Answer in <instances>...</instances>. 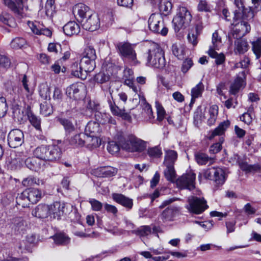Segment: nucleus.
<instances>
[{"instance_id": "1", "label": "nucleus", "mask_w": 261, "mask_h": 261, "mask_svg": "<svg viewBox=\"0 0 261 261\" xmlns=\"http://www.w3.org/2000/svg\"><path fill=\"white\" fill-rule=\"evenodd\" d=\"M146 58L147 66L163 68L166 65L164 51L158 44L154 43L150 46Z\"/></svg>"}, {"instance_id": "2", "label": "nucleus", "mask_w": 261, "mask_h": 261, "mask_svg": "<svg viewBox=\"0 0 261 261\" xmlns=\"http://www.w3.org/2000/svg\"><path fill=\"white\" fill-rule=\"evenodd\" d=\"M240 13L235 11L233 17L234 20L233 24H234V25L231 32L228 33L227 36L229 41L230 42H232V38H241L246 35V34L249 33L251 30L250 25L248 24V22L245 21V20L247 19H244L243 15L242 16V19L239 20L237 22H236L239 20V18H240Z\"/></svg>"}, {"instance_id": "3", "label": "nucleus", "mask_w": 261, "mask_h": 261, "mask_svg": "<svg viewBox=\"0 0 261 261\" xmlns=\"http://www.w3.org/2000/svg\"><path fill=\"white\" fill-rule=\"evenodd\" d=\"M119 142L123 149L132 152H141L146 149L147 146L146 142L133 136L127 138H122Z\"/></svg>"}, {"instance_id": "4", "label": "nucleus", "mask_w": 261, "mask_h": 261, "mask_svg": "<svg viewBox=\"0 0 261 261\" xmlns=\"http://www.w3.org/2000/svg\"><path fill=\"white\" fill-rule=\"evenodd\" d=\"M116 48L123 60H127L133 65H136L139 63L135 50V45L128 42H122L117 44Z\"/></svg>"}, {"instance_id": "5", "label": "nucleus", "mask_w": 261, "mask_h": 261, "mask_svg": "<svg viewBox=\"0 0 261 261\" xmlns=\"http://www.w3.org/2000/svg\"><path fill=\"white\" fill-rule=\"evenodd\" d=\"M202 176L206 179L214 181L217 186H222L226 180L225 172L221 168L212 167L203 170L198 175L199 180H201Z\"/></svg>"}, {"instance_id": "6", "label": "nucleus", "mask_w": 261, "mask_h": 261, "mask_svg": "<svg viewBox=\"0 0 261 261\" xmlns=\"http://www.w3.org/2000/svg\"><path fill=\"white\" fill-rule=\"evenodd\" d=\"M191 19L192 15L187 9L184 7L179 8L177 14L172 20L175 31L178 32L180 29L187 27L190 24Z\"/></svg>"}, {"instance_id": "7", "label": "nucleus", "mask_w": 261, "mask_h": 261, "mask_svg": "<svg viewBox=\"0 0 261 261\" xmlns=\"http://www.w3.org/2000/svg\"><path fill=\"white\" fill-rule=\"evenodd\" d=\"M187 201L186 207L191 213L200 214L208 208L206 201L203 197L191 196L188 197Z\"/></svg>"}, {"instance_id": "8", "label": "nucleus", "mask_w": 261, "mask_h": 261, "mask_svg": "<svg viewBox=\"0 0 261 261\" xmlns=\"http://www.w3.org/2000/svg\"><path fill=\"white\" fill-rule=\"evenodd\" d=\"M42 197L41 192L38 189L29 188L23 191L20 195L17 197V202L23 207L27 206V203L21 202V200L29 201L32 204L36 203Z\"/></svg>"}, {"instance_id": "9", "label": "nucleus", "mask_w": 261, "mask_h": 261, "mask_svg": "<svg viewBox=\"0 0 261 261\" xmlns=\"http://www.w3.org/2000/svg\"><path fill=\"white\" fill-rule=\"evenodd\" d=\"M148 27L150 31L165 36L168 33V29L164 25L163 18L161 14H152L149 18Z\"/></svg>"}, {"instance_id": "10", "label": "nucleus", "mask_w": 261, "mask_h": 261, "mask_svg": "<svg viewBox=\"0 0 261 261\" xmlns=\"http://www.w3.org/2000/svg\"><path fill=\"white\" fill-rule=\"evenodd\" d=\"M195 174L190 171L176 179L175 182L180 189H187L190 190L195 188Z\"/></svg>"}, {"instance_id": "11", "label": "nucleus", "mask_w": 261, "mask_h": 261, "mask_svg": "<svg viewBox=\"0 0 261 261\" xmlns=\"http://www.w3.org/2000/svg\"><path fill=\"white\" fill-rule=\"evenodd\" d=\"M8 143L11 148H15L24 143V137L23 132L19 129H13L8 135Z\"/></svg>"}, {"instance_id": "12", "label": "nucleus", "mask_w": 261, "mask_h": 261, "mask_svg": "<svg viewBox=\"0 0 261 261\" xmlns=\"http://www.w3.org/2000/svg\"><path fill=\"white\" fill-rule=\"evenodd\" d=\"M84 86L82 83H74L66 89V94L70 98H73L72 101L75 105L76 100L82 97V91L84 90Z\"/></svg>"}, {"instance_id": "13", "label": "nucleus", "mask_w": 261, "mask_h": 261, "mask_svg": "<svg viewBox=\"0 0 261 261\" xmlns=\"http://www.w3.org/2000/svg\"><path fill=\"white\" fill-rule=\"evenodd\" d=\"M80 22L84 29L91 32L96 30L100 25L99 19L94 13H92L84 20H81Z\"/></svg>"}, {"instance_id": "14", "label": "nucleus", "mask_w": 261, "mask_h": 261, "mask_svg": "<svg viewBox=\"0 0 261 261\" xmlns=\"http://www.w3.org/2000/svg\"><path fill=\"white\" fill-rule=\"evenodd\" d=\"M62 150L59 145H49L47 146L45 162H56L61 157Z\"/></svg>"}, {"instance_id": "15", "label": "nucleus", "mask_w": 261, "mask_h": 261, "mask_svg": "<svg viewBox=\"0 0 261 261\" xmlns=\"http://www.w3.org/2000/svg\"><path fill=\"white\" fill-rule=\"evenodd\" d=\"M251 1L252 6L249 8L244 9L242 11L243 18L246 19L247 20L252 19L255 13L261 10V0H251Z\"/></svg>"}, {"instance_id": "16", "label": "nucleus", "mask_w": 261, "mask_h": 261, "mask_svg": "<svg viewBox=\"0 0 261 261\" xmlns=\"http://www.w3.org/2000/svg\"><path fill=\"white\" fill-rule=\"evenodd\" d=\"M49 208L50 218L60 220L64 213L65 204L60 202H55L49 205Z\"/></svg>"}, {"instance_id": "17", "label": "nucleus", "mask_w": 261, "mask_h": 261, "mask_svg": "<svg viewBox=\"0 0 261 261\" xmlns=\"http://www.w3.org/2000/svg\"><path fill=\"white\" fill-rule=\"evenodd\" d=\"M25 0H16L17 3L12 0H5V5L18 16L22 17L24 15L23 4Z\"/></svg>"}, {"instance_id": "18", "label": "nucleus", "mask_w": 261, "mask_h": 261, "mask_svg": "<svg viewBox=\"0 0 261 261\" xmlns=\"http://www.w3.org/2000/svg\"><path fill=\"white\" fill-rule=\"evenodd\" d=\"M28 24L32 32L36 35H43L47 37H51L52 35V32L49 29L44 28L39 22L29 21Z\"/></svg>"}, {"instance_id": "19", "label": "nucleus", "mask_w": 261, "mask_h": 261, "mask_svg": "<svg viewBox=\"0 0 261 261\" xmlns=\"http://www.w3.org/2000/svg\"><path fill=\"white\" fill-rule=\"evenodd\" d=\"M73 12L75 15L79 16V18H77L79 21L84 20L93 13L88 6L82 3L76 5L73 8Z\"/></svg>"}, {"instance_id": "20", "label": "nucleus", "mask_w": 261, "mask_h": 261, "mask_svg": "<svg viewBox=\"0 0 261 261\" xmlns=\"http://www.w3.org/2000/svg\"><path fill=\"white\" fill-rule=\"evenodd\" d=\"M141 106L142 108V115L146 121L153 123L155 120L153 115V112L151 106L146 102L145 98L142 97L141 99Z\"/></svg>"}, {"instance_id": "21", "label": "nucleus", "mask_w": 261, "mask_h": 261, "mask_svg": "<svg viewBox=\"0 0 261 261\" xmlns=\"http://www.w3.org/2000/svg\"><path fill=\"white\" fill-rule=\"evenodd\" d=\"M57 121L63 127L66 135H70L76 129V122H72L69 118L58 117Z\"/></svg>"}, {"instance_id": "22", "label": "nucleus", "mask_w": 261, "mask_h": 261, "mask_svg": "<svg viewBox=\"0 0 261 261\" xmlns=\"http://www.w3.org/2000/svg\"><path fill=\"white\" fill-rule=\"evenodd\" d=\"M21 162H24L27 168L32 171L36 172L39 171L44 168V165H42L39 159L34 157L24 158L21 159Z\"/></svg>"}, {"instance_id": "23", "label": "nucleus", "mask_w": 261, "mask_h": 261, "mask_svg": "<svg viewBox=\"0 0 261 261\" xmlns=\"http://www.w3.org/2000/svg\"><path fill=\"white\" fill-rule=\"evenodd\" d=\"M33 216L40 218L44 219L49 216V205L45 204H40L38 205L33 211Z\"/></svg>"}, {"instance_id": "24", "label": "nucleus", "mask_w": 261, "mask_h": 261, "mask_svg": "<svg viewBox=\"0 0 261 261\" xmlns=\"http://www.w3.org/2000/svg\"><path fill=\"white\" fill-rule=\"evenodd\" d=\"M230 125V122L228 120L221 122L219 126L214 130L211 131L208 134V139L212 140L217 136H222Z\"/></svg>"}, {"instance_id": "25", "label": "nucleus", "mask_w": 261, "mask_h": 261, "mask_svg": "<svg viewBox=\"0 0 261 261\" xmlns=\"http://www.w3.org/2000/svg\"><path fill=\"white\" fill-rule=\"evenodd\" d=\"M113 199L116 202L122 205L124 207L130 210L133 205V199L121 194L115 193L113 194Z\"/></svg>"}, {"instance_id": "26", "label": "nucleus", "mask_w": 261, "mask_h": 261, "mask_svg": "<svg viewBox=\"0 0 261 261\" xmlns=\"http://www.w3.org/2000/svg\"><path fill=\"white\" fill-rule=\"evenodd\" d=\"M95 67V62L90 59L86 57H82L80 63L79 68L83 70L84 73L90 72L93 71Z\"/></svg>"}, {"instance_id": "27", "label": "nucleus", "mask_w": 261, "mask_h": 261, "mask_svg": "<svg viewBox=\"0 0 261 261\" xmlns=\"http://www.w3.org/2000/svg\"><path fill=\"white\" fill-rule=\"evenodd\" d=\"M117 173V169L112 167H102L97 168L95 171L96 175L101 177H112Z\"/></svg>"}, {"instance_id": "28", "label": "nucleus", "mask_w": 261, "mask_h": 261, "mask_svg": "<svg viewBox=\"0 0 261 261\" xmlns=\"http://www.w3.org/2000/svg\"><path fill=\"white\" fill-rule=\"evenodd\" d=\"M63 31L67 36L77 35L80 31L79 25L75 21H70L63 27Z\"/></svg>"}, {"instance_id": "29", "label": "nucleus", "mask_w": 261, "mask_h": 261, "mask_svg": "<svg viewBox=\"0 0 261 261\" xmlns=\"http://www.w3.org/2000/svg\"><path fill=\"white\" fill-rule=\"evenodd\" d=\"M57 245L65 246L69 244L70 238L64 232H58L51 237Z\"/></svg>"}, {"instance_id": "30", "label": "nucleus", "mask_w": 261, "mask_h": 261, "mask_svg": "<svg viewBox=\"0 0 261 261\" xmlns=\"http://www.w3.org/2000/svg\"><path fill=\"white\" fill-rule=\"evenodd\" d=\"M248 42L245 39L238 38L234 42V51L236 54H243L248 50Z\"/></svg>"}, {"instance_id": "31", "label": "nucleus", "mask_w": 261, "mask_h": 261, "mask_svg": "<svg viewBox=\"0 0 261 261\" xmlns=\"http://www.w3.org/2000/svg\"><path fill=\"white\" fill-rule=\"evenodd\" d=\"M177 159V152L173 150H167L165 151L164 165L174 166Z\"/></svg>"}, {"instance_id": "32", "label": "nucleus", "mask_w": 261, "mask_h": 261, "mask_svg": "<svg viewBox=\"0 0 261 261\" xmlns=\"http://www.w3.org/2000/svg\"><path fill=\"white\" fill-rule=\"evenodd\" d=\"M178 211V208L176 207H168L163 212L161 218L164 221H172Z\"/></svg>"}, {"instance_id": "33", "label": "nucleus", "mask_w": 261, "mask_h": 261, "mask_svg": "<svg viewBox=\"0 0 261 261\" xmlns=\"http://www.w3.org/2000/svg\"><path fill=\"white\" fill-rule=\"evenodd\" d=\"M165 167L164 170V175L167 180L171 182H175L176 180V173L174 166L164 165Z\"/></svg>"}, {"instance_id": "34", "label": "nucleus", "mask_w": 261, "mask_h": 261, "mask_svg": "<svg viewBox=\"0 0 261 261\" xmlns=\"http://www.w3.org/2000/svg\"><path fill=\"white\" fill-rule=\"evenodd\" d=\"M100 144V141L98 137L94 136V135H85V146L91 149L98 147Z\"/></svg>"}, {"instance_id": "35", "label": "nucleus", "mask_w": 261, "mask_h": 261, "mask_svg": "<svg viewBox=\"0 0 261 261\" xmlns=\"http://www.w3.org/2000/svg\"><path fill=\"white\" fill-rule=\"evenodd\" d=\"M216 50V49L209 48L207 54L211 58L215 59V62L217 65H221L225 62V56L223 53L218 54Z\"/></svg>"}, {"instance_id": "36", "label": "nucleus", "mask_w": 261, "mask_h": 261, "mask_svg": "<svg viewBox=\"0 0 261 261\" xmlns=\"http://www.w3.org/2000/svg\"><path fill=\"white\" fill-rule=\"evenodd\" d=\"M47 146L48 145H42L36 147L33 151L34 155L36 158L44 161L45 159Z\"/></svg>"}, {"instance_id": "37", "label": "nucleus", "mask_w": 261, "mask_h": 261, "mask_svg": "<svg viewBox=\"0 0 261 261\" xmlns=\"http://www.w3.org/2000/svg\"><path fill=\"white\" fill-rule=\"evenodd\" d=\"M204 90V85L202 82H199L191 90L192 99L191 103L194 102L196 98L201 96Z\"/></svg>"}, {"instance_id": "38", "label": "nucleus", "mask_w": 261, "mask_h": 261, "mask_svg": "<svg viewBox=\"0 0 261 261\" xmlns=\"http://www.w3.org/2000/svg\"><path fill=\"white\" fill-rule=\"evenodd\" d=\"M172 50L173 54L180 60L184 58L186 54L185 47L180 44H173L172 46Z\"/></svg>"}, {"instance_id": "39", "label": "nucleus", "mask_w": 261, "mask_h": 261, "mask_svg": "<svg viewBox=\"0 0 261 261\" xmlns=\"http://www.w3.org/2000/svg\"><path fill=\"white\" fill-rule=\"evenodd\" d=\"M195 158L197 163L200 165L206 164L208 162L211 164L213 163V159L202 152H197L195 154Z\"/></svg>"}, {"instance_id": "40", "label": "nucleus", "mask_w": 261, "mask_h": 261, "mask_svg": "<svg viewBox=\"0 0 261 261\" xmlns=\"http://www.w3.org/2000/svg\"><path fill=\"white\" fill-rule=\"evenodd\" d=\"M0 21L10 27H15L16 23L14 18L9 14L3 12L0 15Z\"/></svg>"}, {"instance_id": "41", "label": "nucleus", "mask_w": 261, "mask_h": 261, "mask_svg": "<svg viewBox=\"0 0 261 261\" xmlns=\"http://www.w3.org/2000/svg\"><path fill=\"white\" fill-rule=\"evenodd\" d=\"M96 116L98 117L97 120L99 121L100 123L106 124V123H110V124H115L116 121L114 119L111 115L108 113H98Z\"/></svg>"}, {"instance_id": "42", "label": "nucleus", "mask_w": 261, "mask_h": 261, "mask_svg": "<svg viewBox=\"0 0 261 261\" xmlns=\"http://www.w3.org/2000/svg\"><path fill=\"white\" fill-rule=\"evenodd\" d=\"M172 8V3L167 0H162L159 6V10L161 13L168 15L171 11Z\"/></svg>"}, {"instance_id": "43", "label": "nucleus", "mask_w": 261, "mask_h": 261, "mask_svg": "<svg viewBox=\"0 0 261 261\" xmlns=\"http://www.w3.org/2000/svg\"><path fill=\"white\" fill-rule=\"evenodd\" d=\"M71 74L79 78L84 80L87 77V73H84L83 70H80L77 62L73 63L71 66Z\"/></svg>"}, {"instance_id": "44", "label": "nucleus", "mask_w": 261, "mask_h": 261, "mask_svg": "<svg viewBox=\"0 0 261 261\" xmlns=\"http://www.w3.org/2000/svg\"><path fill=\"white\" fill-rule=\"evenodd\" d=\"M132 232L137 236H139L140 238H142L151 234L152 232V229L149 226H142L136 230H133Z\"/></svg>"}, {"instance_id": "45", "label": "nucleus", "mask_w": 261, "mask_h": 261, "mask_svg": "<svg viewBox=\"0 0 261 261\" xmlns=\"http://www.w3.org/2000/svg\"><path fill=\"white\" fill-rule=\"evenodd\" d=\"M243 82L244 80L242 77H237L230 86V92L232 94H236L238 93L242 86Z\"/></svg>"}, {"instance_id": "46", "label": "nucleus", "mask_w": 261, "mask_h": 261, "mask_svg": "<svg viewBox=\"0 0 261 261\" xmlns=\"http://www.w3.org/2000/svg\"><path fill=\"white\" fill-rule=\"evenodd\" d=\"M39 93L40 96L44 99H50V88L46 83H43L39 85Z\"/></svg>"}, {"instance_id": "47", "label": "nucleus", "mask_w": 261, "mask_h": 261, "mask_svg": "<svg viewBox=\"0 0 261 261\" xmlns=\"http://www.w3.org/2000/svg\"><path fill=\"white\" fill-rule=\"evenodd\" d=\"M85 135L81 133L75 135L70 141V144L75 146H84L85 145Z\"/></svg>"}, {"instance_id": "48", "label": "nucleus", "mask_w": 261, "mask_h": 261, "mask_svg": "<svg viewBox=\"0 0 261 261\" xmlns=\"http://www.w3.org/2000/svg\"><path fill=\"white\" fill-rule=\"evenodd\" d=\"M212 42V45L210 46V48L219 50L222 45V40L221 37L219 36L217 31L213 34Z\"/></svg>"}, {"instance_id": "49", "label": "nucleus", "mask_w": 261, "mask_h": 261, "mask_svg": "<svg viewBox=\"0 0 261 261\" xmlns=\"http://www.w3.org/2000/svg\"><path fill=\"white\" fill-rule=\"evenodd\" d=\"M218 113V107L216 105L212 106L209 110L210 118L207 120V123L209 125L214 124L215 122Z\"/></svg>"}, {"instance_id": "50", "label": "nucleus", "mask_w": 261, "mask_h": 261, "mask_svg": "<svg viewBox=\"0 0 261 261\" xmlns=\"http://www.w3.org/2000/svg\"><path fill=\"white\" fill-rule=\"evenodd\" d=\"M147 154L152 158H160L162 154L161 148L159 146L148 148Z\"/></svg>"}, {"instance_id": "51", "label": "nucleus", "mask_w": 261, "mask_h": 261, "mask_svg": "<svg viewBox=\"0 0 261 261\" xmlns=\"http://www.w3.org/2000/svg\"><path fill=\"white\" fill-rule=\"evenodd\" d=\"M122 138L124 137L123 136H120V138H118V142L119 144L115 141H111L109 142L107 149L109 152L113 154L117 153L119 151L120 147H121L119 141Z\"/></svg>"}, {"instance_id": "52", "label": "nucleus", "mask_w": 261, "mask_h": 261, "mask_svg": "<svg viewBox=\"0 0 261 261\" xmlns=\"http://www.w3.org/2000/svg\"><path fill=\"white\" fill-rule=\"evenodd\" d=\"M40 113L44 116H48L53 113V108L51 104L46 101L40 104Z\"/></svg>"}, {"instance_id": "53", "label": "nucleus", "mask_w": 261, "mask_h": 261, "mask_svg": "<svg viewBox=\"0 0 261 261\" xmlns=\"http://www.w3.org/2000/svg\"><path fill=\"white\" fill-rule=\"evenodd\" d=\"M29 121L37 130L41 129V119L32 112L28 114Z\"/></svg>"}, {"instance_id": "54", "label": "nucleus", "mask_w": 261, "mask_h": 261, "mask_svg": "<svg viewBox=\"0 0 261 261\" xmlns=\"http://www.w3.org/2000/svg\"><path fill=\"white\" fill-rule=\"evenodd\" d=\"M83 57L90 59L92 60H95L96 55L95 49L92 46H87L83 53Z\"/></svg>"}, {"instance_id": "55", "label": "nucleus", "mask_w": 261, "mask_h": 261, "mask_svg": "<svg viewBox=\"0 0 261 261\" xmlns=\"http://www.w3.org/2000/svg\"><path fill=\"white\" fill-rule=\"evenodd\" d=\"M26 44V41L21 37H16L13 39L11 42V46L15 49L22 48Z\"/></svg>"}, {"instance_id": "56", "label": "nucleus", "mask_w": 261, "mask_h": 261, "mask_svg": "<svg viewBox=\"0 0 261 261\" xmlns=\"http://www.w3.org/2000/svg\"><path fill=\"white\" fill-rule=\"evenodd\" d=\"M111 75L108 72H99L95 75V81L100 84L106 83L110 81Z\"/></svg>"}, {"instance_id": "57", "label": "nucleus", "mask_w": 261, "mask_h": 261, "mask_svg": "<svg viewBox=\"0 0 261 261\" xmlns=\"http://www.w3.org/2000/svg\"><path fill=\"white\" fill-rule=\"evenodd\" d=\"M40 182L41 181L38 178L30 176L24 178L22 181V184L25 187H29L33 186L35 184L39 185Z\"/></svg>"}, {"instance_id": "58", "label": "nucleus", "mask_w": 261, "mask_h": 261, "mask_svg": "<svg viewBox=\"0 0 261 261\" xmlns=\"http://www.w3.org/2000/svg\"><path fill=\"white\" fill-rule=\"evenodd\" d=\"M252 50L256 56L257 59L261 56V39H257L256 41L253 42Z\"/></svg>"}, {"instance_id": "59", "label": "nucleus", "mask_w": 261, "mask_h": 261, "mask_svg": "<svg viewBox=\"0 0 261 261\" xmlns=\"http://www.w3.org/2000/svg\"><path fill=\"white\" fill-rule=\"evenodd\" d=\"M8 106L4 97H0V118L4 117L8 111Z\"/></svg>"}, {"instance_id": "60", "label": "nucleus", "mask_w": 261, "mask_h": 261, "mask_svg": "<svg viewBox=\"0 0 261 261\" xmlns=\"http://www.w3.org/2000/svg\"><path fill=\"white\" fill-rule=\"evenodd\" d=\"M224 138L221 137L219 138V142L211 145L210 148V152L211 153L215 154L219 152L222 149L221 144L224 142Z\"/></svg>"}, {"instance_id": "61", "label": "nucleus", "mask_w": 261, "mask_h": 261, "mask_svg": "<svg viewBox=\"0 0 261 261\" xmlns=\"http://www.w3.org/2000/svg\"><path fill=\"white\" fill-rule=\"evenodd\" d=\"M155 108L157 111V120L161 122L164 118L166 113L165 111L163 106L158 101L155 102Z\"/></svg>"}, {"instance_id": "62", "label": "nucleus", "mask_w": 261, "mask_h": 261, "mask_svg": "<svg viewBox=\"0 0 261 261\" xmlns=\"http://www.w3.org/2000/svg\"><path fill=\"white\" fill-rule=\"evenodd\" d=\"M63 97V94L61 89L59 87H55L53 94V100L55 102L59 103L62 101Z\"/></svg>"}, {"instance_id": "63", "label": "nucleus", "mask_w": 261, "mask_h": 261, "mask_svg": "<svg viewBox=\"0 0 261 261\" xmlns=\"http://www.w3.org/2000/svg\"><path fill=\"white\" fill-rule=\"evenodd\" d=\"M98 124L96 123L90 122L86 126V132H89L90 135H94L95 133L98 130Z\"/></svg>"}, {"instance_id": "64", "label": "nucleus", "mask_w": 261, "mask_h": 261, "mask_svg": "<svg viewBox=\"0 0 261 261\" xmlns=\"http://www.w3.org/2000/svg\"><path fill=\"white\" fill-rule=\"evenodd\" d=\"M14 229L19 231L23 229L24 225V222L21 218H16L13 219Z\"/></svg>"}]
</instances>
